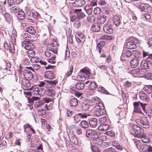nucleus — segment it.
<instances>
[{"label": "nucleus", "mask_w": 152, "mask_h": 152, "mask_svg": "<svg viewBox=\"0 0 152 152\" xmlns=\"http://www.w3.org/2000/svg\"><path fill=\"white\" fill-rule=\"evenodd\" d=\"M134 107L133 113H138L140 114H143L142 110H145V107L147 106V104L146 103H142L139 101L137 102H134L133 103Z\"/></svg>", "instance_id": "nucleus-1"}, {"label": "nucleus", "mask_w": 152, "mask_h": 152, "mask_svg": "<svg viewBox=\"0 0 152 152\" xmlns=\"http://www.w3.org/2000/svg\"><path fill=\"white\" fill-rule=\"evenodd\" d=\"M93 110L95 115L97 116H99L104 115L105 113V110L102 103L95 105Z\"/></svg>", "instance_id": "nucleus-2"}, {"label": "nucleus", "mask_w": 152, "mask_h": 152, "mask_svg": "<svg viewBox=\"0 0 152 152\" xmlns=\"http://www.w3.org/2000/svg\"><path fill=\"white\" fill-rule=\"evenodd\" d=\"M66 132L69 138L72 143L75 145L78 144V140L76 136L74 134L73 132L68 129L66 130Z\"/></svg>", "instance_id": "nucleus-3"}, {"label": "nucleus", "mask_w": 152, "mask_h": 152, "mask_svg": "<svg viewBox=\"0 0 152 152\" xmlns=\"http://www.w3.org/2000/svg\"><path fill=\"white\" fill-rule=\"evenodd\" d=\"M22 45L23 48L28 50H31L34 48V45L28 39H26L22 43Z\"/></svg>", "instance_id": "nucleus-4"}, {"label": "nucleus", "mask_w": 152, "mask_h": 152, "mask_svg": "<svg viewBox=\"0 0 152 152\" xmlns=\"http://www.w3.org/2000/svg\"><path fill=\"white\" fill-rule=\"evenodd\" d=\"M47 83V84L48 88H54L58 89L59 87L58 85V82L57 80H45Z\"/></svg>", "instance_id": "nucleus-5"}, {"label": "nucleus", "mask_w": 152, "mask_h": 152, "mask_svg": "<svg viewBox=\"0 0 152 152\" xmlns=\"http://www.w3.org/2000/svg\"><path fill=\"white\" fill-rule=\"evenodd\" d=\"M140 127L137 125L133 124H130L129 125L130 133L131 134L134 136L139 129H140Z\"/></svg>", "instance_id": "nucleus-6"}, {"label": "nucleus", "mask_w": 152, "mask_h": 152, "mask_svg": "<svg viewBox=\"0 0 152 152\" xmlns=\"http://www.w3.org/2000/svg\"><path fill=\"white\" fill-rule=\"evenodd\" d=\"M138 124L141 126L145 128H148L150 126L147 119L145 118L139 120Z\"/></svg>", "instance_id": "nucleus-7"}, {"label": "nucleus", "mask_w": 152, "mask_h": 152, "mask_svg": "<svg viewBox=\"0 0 152 152\" xmlns=\"http://www.w3.org/2000/svg\"><path fill=\"white\" fill-rule=\"evenodd\" d=\"M71 20L73 23L74 26L75 28H79L81 25L80 22L78 18L76 16H73L71 18Z\"/></svg>", "instance_id": "nucleus-8"}, {"label": "nucleus", "mask_w": 152, "mask_h": 152, "mask_svg": "<svg viewBox=\"0 0 152 152\" xmlns=\"http://www.w3.org/2000/svg\"><path fill=\"white\" fill-rule=\"evenodd\" d=\"M85 39L84 34L82 33L78 34L77 36H75L76 40L79 43L83 44L85 41Z\"/></svg>", "instance_id": "nucleus-9"}, {"label": "nucleus", "mask_w": 152, "mask_h": 152, "mask_svg": "<svg viewBox=\"0 0 152 152\" xmlns=\"http://www.w3.org/2000/svg\"><path fill=\"white\" fill-rule=\"evenodd\" d=\"M103 29L104 31L107 34H112L113 32L112 27L109 24H105L103 26Z\"/></svg>", "instance_id": "nucleus-10"}, {"label": "nucleus", "mask_w": 152, "mask_h": 152, "mask_svg": "<svg viewBox=\"0 0 152 152\" xmlns=\"http://www.w3.org/2000/svg\"><path fill=\"white\" fill-rule=\"evenodd\" d=\"M134 136V137L140 138L145 137V134L144 133V130L141 127H140V129H139Z\"/></svg>", "instance_id": "nucleus-11"}, {"label": "nucleus", "mask_w": 152, "mask_h": 152, "mask_svg": "<svg viewBox=\"0 0 152 152\" xmlns=\"http://www.w3.org/2000/svg\"><path fill=\"white\" fill-rule=\"evenodd\" d=\"M29 80L24 79L22 80V85L25 87L26 90H30L32 88V87H30L31 84L29 82Z\"/></svg>", "instance_id": "nucleus-12"}, {"label": "nucleus", "mask_w": 152, "mask_h": 152, "mask_svg": "<svg viewBox=\"0 0 152 152\" xmlns=\"http://www.w3.org/2000/svg\"><path fill=\"white\" fill-rule=\"evenodd\" d=\"M29 58L31 61L32 63L37 64L39 63L42 65H45L47 64L46 62L42 61L41 60H40L39 59V58Z\"/></svg>", "instance_id": "nucleus-13"}, {"label": "nucleus", "mask_w": 152, "mask_h": 152, "mask_svg": "<svg viewBox=\"0 0 152 152\" xmlns=\"http://www.w3.org/2000/svg\"><path fill=\"white\" fill-rule=\"evenodd\" d=\"M74 12L77 13L78 18L79 19H82L86 17L85 15L82 11L81 9H76L75 10Z\"/></svg>", "instance_id": "nucleus-14"}, {"label": "nucleus", "mask_w": 152, "mask_h": 152, "mask_svg": "<svg viewBox=\"0 0 152 152\" xmlns=\"http://www.w3.org/2000/svg\"><path fill=\"white\" fill-rule=\"evenodd\" d=\"M23 74L25 77L29 79V80H31L33 77V75L32 72L28 70H25L23 72Z\"/></svg>", "instance_id": "nucleus-15"}, {"label": "nucleus", "mask_w": 152, "mask_h": 152, "mask_svg": "<svg viewBox=\"0 0 152 152\" xmlns=\"http://www.w3.org/2000/svg\"><path fill=\"white\" fill-rule=\"evenodd\" d=\"M147 115L149 119H151L152 117V110L150 107L147 106L145 107V110H143Z\"/></svg>", "instance_id": "nucleus-16"}, {"label": "nucleus", "mask_w": 152, "mask_h": 152, "mask_svg": "<svg viewBox=\"0 0 152 152\" xmlns=\"http://www.w3.org/2000/svg\"><path fill=\"white\" fill-rule=\"evenodd\" d=\"M47 48L50 51L53 52V54L56 53L57 50L56 46L53 43H50L49 44L47 47Z\"/></svg>", "instance_id": "nucleus-17"}, {"label": "nucleus", "mask_w": 152, "mask_h": 152, "mask_svg": "<svg viewBox=\"0 0 152 152\" xmlns=\"http://www.w3.org/2000/svg\"><path fill=\"white\" fill-rule=\"evenodd\" d=\"M2 14L4 16V17L5 19L6 20L7 22H8L9 23H10L12 22V18L9 13L6 12L4 13L3 12V13H2Z\"/></svg>", "instance_id": "nucleus-18"}, {"label": "nucleus", "mask_w": 152, "mask_h": 152, "mask_svg": "<svg viewBox=\"0 0 152 152\" xmlns=\"http://www.w3.org/2000/svg\"><path fill=\"white\" fill-rule=\"evenodd\" d=\"M89 123L91 127H96L97 126V120L94 118H90Z\"/></svg>", "instance_id": "nucleus-19"}, {"label": "nucleus", "mask_w": 152, "mask_h": 152, "mask_svg": "<svg viewBox=\"0 0 152 152\" xmlns=\"http://www.w3.org/2000/svg\"><path fill=\"white\" fill-rule=\"evenodd\" d=\"M139 61L138 58H134L131 61L130 64L132 67L134 68L138 64Z\"/></svg>", "instance_id": "nucleus-20"}, {"label": "nucleus", "mask_w": 152, "mask_h": 152, "mask_svg": "<svg viewBox=\"0 0 152 152\" xmlns=\"http://www.w3.org/2000/svg\"><path fill=\"white\" fill-rule=\"evenodd\" d=\"M45 77L50 79H53L54 78V75L53 72L52 71H46L45 74Z\"/></svg>", "instance_id": "nucleus-21"}, {"label": "nucleus", "mask_w": 152, "mask_h": 152, "mask_svg": "<svg viewBox=\"0 0 152 152\" xmlns=\"http://www.w3.org/2000/svg\"><path fill=\"white\" fill-rule=\"evenodd\" d=\"M140 99L143 101H147L148 97L146 94L143 92H140L139 93Z\"/></svg>", "instance_id": "nucleus-22"}, {"label": "nucleus", "mask_w": 152, "mask_h": 152, "mask_svg": "<svg viewBox=\"0 0 152 152\" xmlns=\"http://www.w3.org/2000/svg\"><path fill=\"white\" fill-rule=\"evenodd\" d=\"M105 42L103 41H101L97 43L96 47V50L98 51L99 53H101L102 48L105 45Z\"/></svg>", "instance_id": "nucleus-23"}, {"label": "nucleus", "mask_w": 152, "mask_h": 152, "mask_svg": "<svg viewBox=\"0 0 152 152\" xmlns=\"http://www.w3.org/2000/svg\"><path fill=\"white\" fill-rule=\"evenodd\" d=\"M110 126L108 124H101L98 127V129L102 131H105L107 130Z\"/></svg>", "instance_id": "nucleus-24"}, {"label": "nucleus", "mask_w": 152, "mask_h": 152, "mask_svg": "<svg viewBox=\"0 0 152 152\" xmlns=\"http://www.w3.org/2000/svg\"><path fill=\"white\" fill-rule=\"evenodd\" d=\"M17 18L18 19L20 20H23L25 18V13L22 10H20L18 12Z\"/></svg>", "instance_id": "nucleus-25"}, {"label": "nucleus", "mask_w": 152, "mask_h": 152, "mask_svg": "<svg viewBox=\"0 0 152 152\" xmlns=\"http://www.w3.org/2000/svg\"><path fill=\"white\" fill-rule=\"evenodd\" d=\"M84 9L88 14L91 15L92 12V8L91 5H86L84 7Z\"/></svg>", "instance_id": "nucleus-26"}, {"label": "nucleus", "mask_w": 152, "mask_h": 152, "mask_svg": "<svg viewBox=\"0 0 152 152\" xmlns=\"http://www.w3.org/2000/svg\"><path fill=\"white\" fill-rule=\"evenodd\" d=\"M126 47L127 49H131L136 48L137 46L134 42H128L126 44Z\"/></svg>", "instance_id": "nucleus-27"}, {"label": "nucleus", "mask_w": 152, "mask_h": 152, "mask_svg": "<svg viewBox=\"0 0 152 152\" xmlns=\"http://www.w3.org/2000/svg\"><path fill=\"white\" fill-rule=\"evenodd\" d=\"M46 94L49 96L53 97L56 95V91L53 89H48L46 91Z\"/></svg>", "instance_id": "nucleus-28"}, {"label": "nucleus", "mask_w": 152, "mask_h": 152, "mask_svg": "<svg viewBox=\"0 0 152 152\" xmlns=\"http://www.w3.org/2000/svg\"><path fill=\"white\" fill-rule=\"evenodd\" d=\"M144 70L143 69H140L139 68H137L135 69H133L130 71V73L132 75L137 74H143L142 73V70Z\"/></svg>", "instance_id": "nucleus-29"}, {"label": "nucleus", "mask_w": 152, "mask_h": 152, "mask_svg": "<svg viewBox=\"0 0 152 152\" xmlns=\"http://www.w3.org/2000/svg\"><path fill=\"white\" fill-rule=\"evenodd\" d=\"M98 85L95 81H91L88 86L90 90H95L97 88Z\"/></svg>", "instance_id": "nucleus-30"}, {"label": "nucleus", "mask_w": 152, "mask_h": 152, "mask_svg": "<svg viewBox=\"0 0 152 152\" xmlns=\"http://www.w3.org/2000/svg\"><path fill=\"white\" fill-rule=\"evenodd\" d=\"M106 19V16L104 15H100L98 18L97 21L98 23L100 24L104 23Z\"/></svg>", "instance_id": "nucleus-31"}, {"label": "nucleus", "mask_w": 152, "mask_h": 152, "mask_svg": "<svg viewBox=\"0 0 152 152\" xmlns=\"http://www.w3.org/2000/svg\"><path fill=\"white\" fill-rule=\"evenodd\" d=\"M97 91L99 92L102 93L107 94H109V92L104 87L100 85L97 87Z\"/></svg>", "instance_id": "nucleus-32"}, {"label": "nucleus", "mask_w": 152, "mask_h": 152, "mask_svg": "<svg viewBox=\"0 0 152 152\" xmlns=\"http://www.w3.org/2000/svg\"><path fill=\"white\" fill-rule=\"evenodd\" d=\"M113 23L116 26H118L120 23V18L118 16H115L113 19Z\"/></svg>", "instance_id": "nucleus-33"}, {"label": "nucleus", "mask_w": 152, "mask_h": 152, "mask_svg": "<svg viewBox=\"0 0 152 152\" xmlns=\"http://www.w3.org/2000/svg\"><path fill=\"white\" fill-rule=\"evenodd\" d=\"M91 99L95 105H98L99 104L102 103L100 102L101 99L96 96L92 97Z\"/></svg>", "instance_id": "nucleus-34"}, {"label": "nucleus", "mask_w": 152, "mask_h": 152, "mask_svg": "<svg viewBox=\"0 0 152 152\" xmlns=\"http://www.w3.org/2000/svg\"><path fill=\"white\" fill-rule=\"evenodd\" d=\"M143 90L148 94L152 93V86L145 85L143 87Z\"/></svg>", "instance_id": "nucleus-35"}, {"label": "nucleus", "mask_w": 152, "mask_h": 152, "mask_svg": "<svg viewBox=\"0 0 152 152\" xmlns=\"http://www.w3.org/2000/svg\"><path fill=\"white\" fill-rule=\"evenodd\" d=\"M91 29V30L94 32H98L100 30V27L98 24H95L92 26Z\"/></svg>", "instance_id": "nucleus-36"}, {"label": "nucleus", "mask_w": 152, "mask_h": 152, "mask_svg": "<svg viewBox=\"0 0 152 152\" xmlns=\"http://www.w3.org/2000/svg\"><path fill=\"white\" fill-rule=\"evenodd\" d=\"M78 104V100L75 98H72L70 100V104L72 107H75Z\"/></svg>", "instance_id": "nucleus-37"}, {"label": "nucleus", "mask_w": 152, "mask_h": 152, "mask_svg": "<svg viewBox=\"0 0 152 152\" xmlns=\"http://www.w3.org/2000/svg\"><path fill=\"white\" fill-rule=\"evenodd\" d=\"M82 127L84 129L88 128L89 127L88 122L86 121H82L80 123Z\"/></svg>", "instance_id": "nucleus-38"}, {"label": "nucleus", "mask_w": 152, "mask_h": 152, "mask_svg": "<svg viewBox=\"0 0 152 152\" xmlns=\"http://www.w3.org/2000/svg\"><path fill=\"white\" fill-rule=\"evenodd\" d=\"M112 145L115 147L116 148L120 150H123L122 147L119 145L118 142L115 141L112 142Z\"/></svg>", "instance_id": "nucleus-39"}, {"label": "nucleus", "mask_w": 152, "mask_h": 152, "mask_svg": "<svg viewBox=\"0 0 152 152\" xmlns=\"http://www.w3.org/2000/svg\"><path fill=\"white\" fill-rule=\"evenodd\" d=\"M86 1L84 0H77L76 1V5L79 7H81L86 4Z\"/></svg>", "instance_id": "nucleus-40"}, {"label": "nucleus", "mask_w": 152, "mask_h": 152, "mask_svg": "<svg viewBox=\"0 0 152 152\" xmlns=\"http://www.w3.org/2000/svg\"><path fill=\"white\" fill-rule=\"evenodd\" d=\"M26 30L27 32L31 34H34L36 33V31L34 30V28L31 26L28 27Z\"/></svg>", "instance_id": "nucleus-41"}, {"label": "nucleus", "mask_w": 152, "mask_h": 152, "mask_svg": "<svg viewBox=\"0 0 152 152\" xmlns=\"http://www.w3.org/2000/svg\"><path fill=\"white\" fill-rule=\"evenodd\" d=\"M76 87L77 89L82 90L84 88L85 85L84 83H77L76 85Z\"/></svg>", "instance_id": "nucleus-42"}, {"label": "nucleus", "mask_w": 152, "mask_h": 152, "mask_svg": "<svg viewBox=\"0 0 152 152\" xmlns=\"http://www.w3.org/2000/svg\"><path fill=\"white\" fill-rule=\"evenodd\" d=\"M141 66L142 68L145 69H148L149 67L148 62L145 60H142V61Z\"/></svg>", "instance_id": "nucleus-43"}, {"label": "nucleus", "mask_w": 152, "mask_h": 152, "mask_svg": "<svg viewBox=\"0 0 152 152\" xmlns=\"http://www.w3.org/2000/svg\"><path fill=\"white\" fill-rule=\"evenodd\" d=\"M131 52L128 50H124L122 53V56L123 57L126 56V57H129L131 56Z\"/></svg>", "instance_id": "nucleus-44"}, {"label": "nucleus", "mask_w": 152, "mask_h": 152, "mask_svg": "<svg viewBox=\"0 0 152 152\" xmlns=\"http://www.w3.org/2000/svg\"><path fill=\"white\" fill-rule=\"evenodd\" d=\"M20 7L18 6L12 7L10 8V11L11 12L16 13L19 11Z\"/></svg>", "instance_id": "nucleus-45"}, {"label": "nucleus", "mask_w": 152, "mask_h": 152, "mask_svg": "<svg viewBox=\"0 0 152 152\" xmlns=\"http://www.w3.org/2000/svg\"><path fill=\"white\" fill-rule=\"evenodd\" d=\"M87 19L88 22L89 23H93L94 22L95 20V18L93 15L88 16Z\"/></svg>", "instance_id": "nucleus-46"}, {"label": "nucleus", "mask_w": 152, "mask_h": 152, "mask_svg": "<svg viewBox=\"0 0 152 152\" xmlns=\"http://www.w3.org/2000/svg\"><path fill=\"white\" fill-rule=\"evenodd\" d=\"M81 119V116H80L79 113L75 115L74 117V120L75 122L76 123H77L80 122Z\"/></svg>", "instance_id": "nucleus-47"}, {"label": "nucleus", "mask_w": 152, "mask_h": 152, "mask_svg": "<svg viewBox=\"0 0 152 152\" xmlns=\"http://www.w3.org/2000/svg\"><path fill=\"white\" fill-rule=\"evenodd\" d=\"M132 145L139 149L138 147H139V146L140 144V141L137 140H132Z\"/></svg>", "instance_id": "nucleus-48"}, {"label": "nucleus", "mask_w": 152, "mask_h": 152, "mask_svg": "<svg viewBox=\"0 0 152 152\" xmlns=\"http://www.w3.org/2000/svg\"><path fill=\"white\" fill-rule=\"evenodd\" d=\"M46 113V110L45 109L41 110H38L37 113L40 116H42L45 115Z\"/></svg>", "instance_id": "nucleus-49"}, {"label": "nucleus", "mask_w": 152, "mask_h": 152, "mask_svg": "<svg viewBox=\"0 0 152 152\" xmlns=\"http://www.w3.org/2000/svg\"><path fill=\"white\" fill-rule=\"evenodd\" d=\"M82 108L83 110L86 111L90 109L87 102L83 103L82 105Z\"/></svg>", "instance_id": "nucleus-50"}, {"label": "nucleus", "mask_w": 152, "mask_h": 152, "mask_svg": "<svg viewBox=\"0 0 152 152\" xmlns=\"http://www.w3.org/2000/svg\"><path fill=\"white\" fill-rule=\"evenodd\" d=\"M94 130L89 129L86 131V135L87 137L91 138Z\"/></svg>", "instance_id": "nucleus-51"}, {"label": "nucleus", "mask_w": 152, "mask_h": 152, "mask_svg": "<svg viewBox=\"0 0 152 152\" xmlns=\"http://www.w3.org/2000/svg\"><path fill=\"white\" fill-rule=\"evenodd\" d=\"M100 39L105 40H110L112 39V37L111 36L104 35L101 36Z\"/></svg>", "instance_id": "nucleus-52"}, {"label": "nucleus", "mask_w": 152, "mask_h": 152, "mask_svg": "<svg viewBox=\"0 0 152 152\" xmlns=\"http://www.w3.org/2000/svg\"><path fill=\"white\" fill-rule=\"evenodd\" d=\"M99 132H97L95 130H94V132L91 138L93 139H95L99 137Z\"/></svg>", "instance_id": "nucleus-53"}, {"label": "nucleus", "mask_w": 152, "mask_h": 152, "mask_svg": "<svg viewBox=\"0 0 152 152\" xmlns=\"http://www.w3.org/2000/svg\"><path fill=\"white\" fill-rule=\"evenodd\" d=\"M40 99V98L38 96H33L31 98H29L28 99V102L30 103H32L34 101H37Z\"/></svg>", "instance_id": "nucleus-54"}, {"label": "nucleus", "mask_w": 152, "mask_h": 152, "mask_svg": "<svg viewBox=\"0 0 152 152\" xmlns=\"http://www.w3.org/2000/svg\"><path fill=\"white\" fill-rule=\"evenodd\" d=\"M151 7L148 4L145 3V10H144V11L149 12L151 11Z\"/></svg>", "instance_id": "nucleus-55"}, {"label": "nucleus", "mask_w": 152, "mask_h": 152, "mask_svg": "<svg viewBox=\"0 0 152 152\" xmlns=\"http://www.w3.org/2000/svg\"><path fill=\"white\" fill-rule=\"evenodd\" d=\"M5 62L6 65V67L4 68V67H1V68H2V69H4L5 70L10 71V67L11 66V63H10V62L6 63V62L5 61Z\"/></svg>", "instance_id": "nucleus-56"}, {"label": "nucleus", "mask_w": 152, "mask_h": 152, "mask_svg": "<svg viewBox=\"0 0 152 152\" xmlns=\"http://www.w3.org/2000/svg\"><path fill=\"white\" fill-rule=\"evenodd\" d=\"M91 148L93 152H100V150L95 145H91Z\"/></svg>", "instance_id": "nucleus-57"}, {"label": "nucleus", "mask_w": 152, "mask_h": 152, "mask_svg": "<svg viewBox=\"0 0 152 152\" xmlns=\"http://www.w3.org/2000/svg\"><path fill=\"white\" fill-rule=\"evenodd\" d=\"M27 54L28 57H34L35 53L32 50H29L27 51Z\"/></svg>", "instance_id": "nucleus-58"}, {"label": "nucleus", "mask_w": 152, "mask_h": 152, "mask_svg": "<svg viewBox=\"0 0 152 152\" xmlns=\"http://www.w3.org/2000/svg\"><path fill=\"white\" fill-rule=\"evenodd\" d=\"M92 142L95 145H99L101 144V143L99 137L93 139Z\"/></svg>", "instance_id": "nucleus-59"}, {"label": "nucleus", "mask_w": 152, "mask_h": 152, "mask_svg": "<svg viewBox=\"0 0 152 152\" xmlns=\"http://www.w3.org/2000/svg\"><path fill=\"white\" fill-rule=\"evenodd\" d=\"M38 90H39L38 88L35 87L34 88L33 90L32 91V92H31L32 94L36 95H39V93Z\"/></svg>", "instance_id": "nucleus-60"}, {"label": "nucleus", "mask_w": 152, "mask_h": 152, "mask_svg": "<svg viewBox=\"0 0 152 152\" xmlns=\"http://www.w3.org/2000/svg\"><path fill=\"white\" fill-rule=\"evenodd\" d=\"M26 133V139L27 140V141H29L30 140V138H31V136L32 135V133L30 132L28 133V131L27 130L26 132H25Z\"/></svg>", "instance_id": "nucleus-61"}, {"label": "nucleus", "mask_w": 152, "mask_h": 152, "mask_svg": "<svg viewBox=\"0 0 152 152\" xmlns=\"http://www.w3.org/2000/svg\"><path fill=\"white\" fill-rule=\"evenodd\" d=\"M73 66H71L69 68V71L66 73V75L67 77L69 76L72 74L73 70Z\"/></svg>", "instance_id": "nucleus-62"}, {"label": "nucleus", "mask_w": 152, "mask_h": 152, "mask_svg": "<svg viewBox=\"0 0 152 152\" xmlns=\"http://www.w3.org/2000/svg\"><path fill=\"white\" fill-rule=\"evenodd\" d=\"M132 53L134 55L135 57H139L140 56H138L140 54V51L137 50H134L133 51Z\"/></svg>", "instance_id": "nucleus-63"}, {"label": "nucleus", "mask_w": 152, "mask_h": 152, "mask_svg": "<svg viewBox=\"0 0 152 152\" xmlns=\"http://www.w3.org/2000/svg\"><path fill=\"white\" fill-rule=\"evenodd\" d=\"M99 139L101 142L104 141L106 139V136L104 135H99Z\"/></svg>", "instance_id": "nucleus-64"}]
</instances>
